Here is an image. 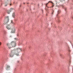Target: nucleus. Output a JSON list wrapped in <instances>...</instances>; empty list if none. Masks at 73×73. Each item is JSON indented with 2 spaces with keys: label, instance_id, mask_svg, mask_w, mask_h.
Returning a JSON list of instances; mask_svg holds the SVG:
<instances>
[{
  "label": "nucleus",
  "instance_id": "nucleus-1",
  "mask_svg": "<svg viewBox=\"0 0 73 73\" xmlns=\"http://www.w3.org/2000/svg\"><path fill=\"white\" fill-rule=\"evenodd\" d=\"M22 51V48H17L16 49L13 50L11 51V52L10 54V56L11 57H13L14 54L16 56L19 55V53Z\"/></svg>",
  "mask_w": 73,
  "mask_h": 73
},
{
  "label": "nucleus",
  "instance_id": "nucleus-2",
  "mask_svg": "<svg viewBox=\"0 0 73 73\" xmlns=\"http://www.w3.org/2000/svg\"><path fill=\"white\" fill-rule=\"evenodd\" d=\"M16 45V42L13 41H12L10 44L9 43L7 44V46L9 49H11V48H12V47H15Z\"/></svg>",
  "mask_w": 73,
  "mask_h": 73
},
{
  "label": "nucleus",
  "instance_id": "nucleus-3",
  "mask_svg": "<svg viewBox=\"0 0 73 73\" xmlns=\"http://www.w3.org/2000/svg\"><path fill=\"white\" fill-rule=\"evenodd\" d=\"M8 22H9V18L8 16H7L6 17L4 21V23L6 25V24H7V23H8Z\"/></svg>",
  "mask_w": 73,
  "mask_h": 73
},
{
  "label": "nucleus",
  "instance_id": "nucleus-4",
  "mask_svg": "<svg viewBox=\"0 0 73 73\" xmlns=\"http://www.w3.org/2000/svg\"><path fill=\"white\" fill-rule=\"evenodd\" d=\"M5 69L7 70H9L11 69V67L9 65H6Z\"/></svg>",
  "mask_w": 73,
  "mask_h": 73
},
{
  "label": "nucleus",
  "instance_id": "nucleus-5",
  "mask_svg": "<svg viewBox=\"0 0 73 73\" xmlns=\"http://www.w3.org/2000/svg\"><path fill=\"white\" fill-rule=\"evenodd\" d=\"M11 0H5V7L7 6L8 5V2H9V1H11Z\"/></svg>",
  "mask_w": 73,
  "mask_h": 73
},
{
  "label": "nucleus",
  "instance_id": "nucleus-6",
  "mask_svg": "<svg viewBox=\"0 0 73 73\" xmlns=\"http://www.w3.org/2000/svg\"><path fill=\"white\" fill-rule=\"evenodd\" d=\"M7 28L8 29V30H9L11 29V25H9L7 26Z\"/></svg>",
  "mask_w": 73,
  "mask_h": 73
},
{
  "label": "nucleus",
  "instance_id": "nucleus-7",
  "mask_svg": "<svg viewBox=\"0 0 73 73\" xmlns=\"http://www.w3.org/2000/svg\"><path fill=\"white\" fill-rule=\"evenodd\" d=\"M11 33H15V28L14 27L13 29H11Z\"/></svg>",
  "mask_w": 73,
  "mask_h": 73
},
{
  "label": "nucleus",
  "instance_id": "nucleus-8",
  "mask_svg": "<svg viewBox=\"0 0 73 73\" xmlns=\"http://www.w3.org/2000/svg\"><path fill=\"white\" fill-rule=\"evenodd\" d=\"M13 9L12 8H10V10L7 12L8 14H9L10 12H11L12 11H13Z\"/></svg>",
  "mask_w": 73,
  "mask_h": 73
},
{
  "label": "nucleus",
  "instance_id": "nucleus-9",
  "mask_svg": "<svg viewBox=\"0 0 73 73\" xmlns=\"http://www.w3.org/2000/svg\"><path fill=\"white\" fill-rule=\"evenodd\" d=\"M49 3H52L53 4V6H54V4H53V3L52 2H51L50 1H49L47 3L46 5V7H48V6H47V5Z\"/></svg>",
  "mask_w": 73,
  "mask_h": 73
},
{
  "label": "nucleus",
  "instance_id": "nucleus-10",
  "mask_svg": "<svg viewBox=\"0 0 73 73\" xmlns=\"http://www.w3.org/2000/svg\"><path fill=\"white\" fill-rule=\"evenodd\" d=\"M12 16L14 18H15V13H13Z\"/></svg>",
  "mask_w": 73,
  "mask_h": 73
},
{
  "label": "nucleus",
  "instance_id": "nucleus-11",
  "mask_svg": "<svg viewBox=\"0 0 73 73\" xmlns=\"http://www.w3.org/2000/svg\"><path fill=\"white\" fill-rule=\"evenodd\" d=\"M60 12H61V11L60 10H58V14H57L56 15V16H58V14H59V13Z\"/></svg>",
  "mask_w": 73,
  "mask_h": 73
},
{
  "label": "nucleus",
  "instance_id": "nucleus-12",
  "mask_svg": "<svg viewBox=\"0 0 73 73\" xmlns=\"http://www.w3.org/2000/svg\"><path fill=\"white\" fill-rule=\"evenodd\" d=\"M14 40H16V41H17V40H18V39L17 38H14Z\"/></svg>",
  "mask_w": 73,
  "mask_h": 73
},
{
  "label": "nucleus",
  "instance_id": "nucleus-13",
  "mask_svg": "<svg viewBox=\"0 0 73 73\" xmlns=\"http://www.w3.org/2000/svg\"><path fill=\"white\" fill-rule=\"evenodd\" d=\"M53 14H54V11L53 10L52 12V15H53Z\"/></svg>",
  "mask_w": 73,
  "mask_h": 73
},
{
  "label": "nucleus",
  "instance_id": "nucleus-14",
  "mask_svg": "<svg viewBox=\"0 0 73 73\" xmlns=\"http://www.w3.org/2000/svg\"><path fill=\"white\" fill-rule=\"evenodd\" d=\"M12 35L10 36L9 37V38H12Z\"/></svg>",
  "mask_w": 73,
  "mask_h": 73
},
{
  "label": "nucleus",
  "instance_id": "nucleus-15",
  "mask_svg": "<svg viewBox=\"0 0 73 73\" xmlns=\"http://www.w3.org/2000/svg\"><path fill=\"white\" fill-rule=\"evenodd\" d=\"M10 6H11V5H12V4H11V3L10 4Z\"/></svg>",
  "mask_w": 73,
  "mask_h": 73
},
{
  "label": "nucleus",
  "instance_id": "nucleus-16",
  "mask_svg": "<svg viewBox=\"0 0 73 73\" xmlns=\"http://www.w3.org/2000/svg\"><path fill=\"white\" fill-rule=\"evenodd\" d=\"M11 23H13V21H11Z\"/></svg>",
  "mask_w": 73,
  "mask_h": 73
},
{
  "label": "nucleus",
  "instance_id": "nucleus-17",
  "mask_svg": "<svg viewBox=\"0 0 73 73\" xmlns=\"http://www.w3.org/2000/svg\"><path fill=\"white\" fill-rule=\"evenodd\" d=\"M1 42H0V46L1 45Z\"/></svg>",
  "mask_w": 73,
  "mask_h": 73
},
{
  "label": "nucleus",
  "instance_id": "nucleus-18",
  "mask_svg": "<svg viewBox=\"0 0 73 73\" xmlns=\"http://www.w3.org/2000/svg\"><path fill=\"white\" fill-rule=\"evenodd\" d=\"M65 10L66 11V8H65Z\"/></svg>",
  "mask_w": 73,
  "mask_h": 73
},
{
  "label": "nucleus",
  "instance_id": "nucleus-19",
  "mask_svg": "<svg viewBox=\"0 0 73 73\" xmlns=\"http://www.w3.org/2000/svg\"><path fill=\"white\" fill-rule=\"evenodd\" d=\"M62 1H65V0H62Z\"/></svg>",
  "mask_w": 73,
  "mask_h": 73
},
{
  "label": "nucleus",
  "instance_id": "nucleus-20",
  "mask_svg": "<svg viewBox=\"0 0 73 73\" xmlns=\"http://www.w3.org/2000/svg\"><path fill=\"white\" fill-rule=\"evenodd\" d=\"M17 36H19V35H17Z\"/></svg>",
  "mask_w": 73,
  "mask_h": 73
},
{
  "label": "nucleus",
  "instance_id": "nucleus-21",
  "mask_svg": "<svg viewBox=\"0 0 73 73\" xmlns=\"http://www.w3.org/2000/svg\"><path fill=\"white\" fill-rule=\"evenodd\" d=\"M4 34H5V33H4Z\"/></svg>",
  "mask_w": 73,
  "mask_h": 73
},
{
  "label": "nucleus",
  "instance_id": "nucleus-22",
  "mask_svg": "<svg viewBox=\"0 0 73 73\" xmlns=\"http://www.w3.org/2000/svg\"><path fill=\"white\" fill-rule=\"evenodd\" d=\"M24 4H25V3H24Z\"/></svg>",
  "mask_w": 73,
  "mask_h": 73
}]
</instances>
